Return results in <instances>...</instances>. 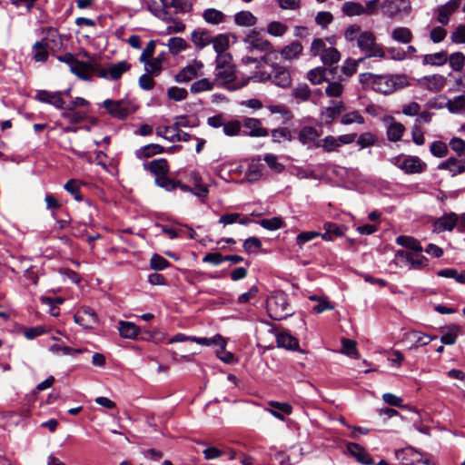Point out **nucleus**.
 <instances>
[{
	"mask_svg": "<svg viewBox=\"0 0 465 465\" xmlns=\"http://www.w3.org/2000/svg\"><path fill=\"white\" fill-rule=\"evenodd\" d=\"M344 38L348 42L356 41L365 58H385L384 48L376 42V36L371 31L362 30L358 25H351L345 29Z\"/></svg>",
	"mask_w": 465,
	"mask_h": 465,
	"instance_id": "f257e3e1",
	"label": "nucleus"
},
{
	"mask_svg": "<svg viewBox=\"0 0 465 465\" xmlns=\"http://www.w3.org/2000/svg\"><path fill=\"white\" fill-rule=\"evenodd\" d=\"M359 81L364 88L372 89L382 94H391L408 84L406 76L401 74L363 73L359 75Z\"/></svg>",
	"mask_w": 465,
	"mask_h": 465,
	"instance_id": "f03ea898",
	"label": "nucleus"
},
{
	"mask_svg": "<svg viewBox=\"0 0 465 465\" xmlns=\"http://www.w3.org/2000/svg\"><path fill=\"white\" fill-rule=\"evenodd\" d=\"M278 56V52H270L262 56V61L272 69L270 72L272 83L279 87L288 88L292 84V76L287 67L276 62Z\"/></svg>",
	"mask_w": 465,
	"mask_h": 465,
	"instance_id": "7ed1b4c3",
	"label": "nucleus"
},
{
	"mask_svg": "<svg viewBox=\"0 0 465 465\" xmlns=\"http://www.w3.org/2000/svg\"><path fill=\"white\" fill-rule=\"evenodd\" d=\"M266 308L271 319L282 321L293 314L288 303L287 295L282 292H274L266 301Z\"/></svg>",
	"mask_w": 465,
	"mask_h": 465,
	"instance_id": "20e7f679",
	"label": "nucleus"
},
{
	"mask_svg": "<svg viewBox=\"0 0 465 465\" xmlns=\"http://www.w3.org/2000/svg\"><path fill=\"white\" fill-rule=\"evenodd\" d=\"M310 53L312 56H320L324 65H332L341 60V53L333 46H327L321 38L312 42Z\"/></svg>",
	"mask_w": 465,
	"mask_h": 465,
	"instance_id": "39448f33",
	"label": "nucleus"
},
{
	"mask_svg": "<svg viewBox=\"0 0 465 465\" xmlns=\"http://www.w3.org/2000/svg\"><path fill=\"white\" fill-rule=\"evenodd\" d=\"M390 162L406 174L421 173L427 169V163L416 155L399 154Z\"/></svg>",
	"mask_w": 465,
	"mask_h": 465,
	"instance_id": "423d86ee",
	"label": "nucleus"
},
{
	"mask_svg": "<svg viewBox=\"0 0 465 465\" xmlns=\"http://www.w3.org/2000/svg\"><path fill=\"white\" fill-rule=\"evenodd\" d=\"M394 261L400 267H406L410 270H421L428 265V259L417 252L398 251L395 253Z\"/></svg>",
	"mask_w": 465,
	"mask_h": 465,
	"instance_id": "0eeeda50",
	"label": "nucleus"
},
{
	"mask_svg": "<svg viewBox=\"0 0 465 465\" xmlns=\"http://www.w3.org/2000/svg\"><path fill=\"white\" fill-rule=\"evenodd\" d=\"M395 457L403 465H414L416 463L433 465L430 455L420 452L411 446L395 450Z\"/></svg>",
	"mask_w": 465,
	"mask_h": 465,
	"instance_id": "6e6552de",
	"label": "nucleus"
},
{
	"mask_svg": "<svg viewBox=\"0 0 465 465\" xmlns=\"http://www.w3.org/2000/svg\"><path fill=\"white\" fill-rule=\"evenodd\" d=\"M102 105L111 116L117 119H124L135 111L132 103L125 99H106Z\"/></svg>",
	"mask_w": 465,
	"mask_h": 465,
	"instance_id": "1a4fd4ad",
	"label": "nucleus"
},
{
	"mask_svg": "<svg viewBox=\"0 0 465 465\" xmlns=\"http://www.w3.org/2000/svg\"><path fill=\"white\" fill-rule=\"evenodd\" d=\"M131 69V64L123 60L115 64H110L106 67H97V75L110 81L119 80L124 74Z\"/></svg>",
	"mask_w": 465,
	"mask_h": 465,
	"instance_id": "9d476101",
	"label": "nucleus"
},
{
	"mask_svg": "<svg viewBox=\"0 0 465 465\" xmlns=\"http://www.w3.org/2000/svg\"><path fill=\"white\" fill-rule=\"evenodd\" d=\"M381 10L389 18L408 15L411 11L410 0H383Z\"/></svg>",
	"mask_w": 465,
	"mask_h": 465,
	"instance_id": "9b49d317",
	"label": "nucleus"
},
{
	"mask_svg": "<svg viewBox=\"0 0 465 465\" xmlns=\"http://www.w3.org/2000/svg\"><path fill=\"white\" fill-rule=\"evenodd\" d=\"M203 64L199 60H193L183 67L175 76L176 83H188L203 74Z\"/></svg>",
	"mask_w": 465,
	"mask_h": 465,
	"instance_id": "f8f14e48",
	"label": "nucleus"
},
{
	"mask_svg": "<svg viewBox=\"0 0 465 465\" xmlns=\"http://www.w3.org/2000/svg\"><path fill=\"white\" fill-rule=\"evenodd\" d=\"M74 322L86 329H94L98 325L99 320L95 312L90 307L81 308L74 316Z\"/></svg>",
	"mask_w": 465,
	"mask_h": 465,
	"instance_id": "ddd939ff",
	"label": "nucleus"
},
{
	"mask_svg": "<svg viewBox=\"0 0 465 465\" xmlns=\"http://www.w3.org/2000/svg\"><path fill=\"white\" fill-rule=\"evenodd\" d=\"M244 43L250 52L253 50L266 52V54L272 52L271 50L272 48V44L267 39L260 36L255 31L251 32L245 36Z\"/></svg>",
	"mask_w": 465,
	"mask_h": 465,
	"instance_id": "4468645a",
	"label": "nucleus"
},
{
	"mask_svg": "<svg viewBox=\"0 0 465 465\" xmlns=\"http://www.w3.org/2000/svg\"><path fill=\"white\" fill-rule=\"evenodd\" d=\"M445 84L446 77L439 74L426 75L419 79V85L430 92H439L444 88Z\"/></svg>",
	"mask_w": 465,
	"mask_h": 465,
	"instance_id": "2eb2a0df",
	"label": "nucleus"
},
{
	"mask_svg": "<svg viewBox=\"0 0 465 465\" xmlns=\"http://www.w3.org/2000/svg\"><path fill=\"white\" fill-rule=\"evenodd\" d=\"M35 99L39 102L52 104L57 109H64L65 105V102L62 97V92L39 90L35 94Z\"/></svg>",
	"mask_w": 465,
	"mask_h": 465,
	"instance_id": "dca6fc26",
	"label": "nucleus"
},
{
	"mask_svg": "<svg viewBox=\"0 0 465 465\" xmlns=\"http://www.w3.org/2000/svg\"><path fill=\"white\" fill-rule=\"evenodd\" d=\"M98 64H92L88 62H83L77 60L73 66H71L70 72L75 74L82 80L88 81L91 79L92 74L96 72Z\"/></svg>",
	"mask_w": 465,
	"mask_h": 465,
	"instance_id": "f3484780",
	"label": "nucleus"
},
{
	"mask_svg": "<svg viewBox=\"0 0 465 465\" xmlns=\"http://www.w3.org/2000/svg\"><path fill=\"white\" fill-rule=\"evenodd\" d=\"M461 0H450L446 4L440 5L437 10V21L442 25H447L451 15L459 8Z\"/></svg>",
	"mask_w": 465,
	"mask_h": 465,
	"instance_id": "a211bd4d",
	"label": "nucleus"
},
{
	"mask_svg": "<svg viewBox=\"0 0 465 465\" xmlns=\"http://www.w3.org/2000/svg\"><path fill=\"white\" fill-rule=\"evenodd\" d=\"M242 126L248 130L244 135L251 137H265L269 134L267 129L263 128L262 122L257 118L243 119Z\"/></svg>",
	"mask_w": 465,
	"mask_h": 465,
	"instance_id": "6ab92c4d",
	"label": "nucleus"
},
{
	"mask_svg": "<svg viewBox=\"0 0 465 465\" xmlns=\"http://www.w3.org/2000/svg\"><path fill=\"white\" fill-rule=\"evenodd\" d=\"M191 40L196 49L202 50L212 44L213 36L210 31L203 28H197L192 32Z\"/></svg>",
	"mask_w": 465,
	"mask_h": 465,
	"instance_id": "aec40b11",
	"label": "nucleus"
},
{
	"mask_svg": "<svg viewBox=\"0 0 465 465\" xmlns=\"http://www.w3.org/2000/svg\"><path fill=\"white\" fill-rule=\"evenodd\" d=\"M319 136L318 130L312 126H303L298 133L299 142L308 148L315 147Z\"/></svg>",
	"mask_w": 465,
	"mask_h": 465,
	"instance_id": "412c9836",
	"label": "nucleus"
},
{
	"mask_svg": "<svg viewBox=\"0 0 465 465\" xmlns=\"http://www.w3.org/2000/svg\"><path fill=\"white\" fill-rule=\"evenodd\" d=\"M404 337L405 340L412 342L410 347L411 350L419 346H425L437 338L436 336L427 335L417 331H409L404 334Z\"/></svg>",
	"mask_w": 465,
	"mask_h": 465,
	"instance_id": "4be33fe9",
	"label": "nucleus"
},
{
	"mask_svg": "<svg viewBox=\"0 0 465 465\" xmlns=\"http://www.w3.org/2000/svg\"><path fill=\"white\" fill-rule=\"evenodd\" d=\"M437 168L448 171L452 177L465 172V165L455 157H450L446 161L441 162Z\"/></svg>",
	"mask_w": 465,
	"mask_h": 465,
	"instance_id": "5701e85b",
	"label": "nucleus"
},
{
	"mask_svg": "<svg viewBox=\"0 0 465 465\" xmlns=\"http://www.w3.org/2000/svg\"><path fill=\"white\" fill-rule=\"evenodd\" d=\"M50 51L59 49L62 45L61 35L55 28L49 27L45 30V36L40 40Z\"/></svg>",
	"mask_w": 465,
	"mask_h": 465,
	"instance_id": "b1692460",
	"label": "nucleus"
},
{
	"mask_svg": "<svg viewBox=\"0 0 465 465\" xmlns=\"http://www.w3.org/2000/svg\"><path fill=\"white\" fill-rule=\"evenodd\" d=\"M459 223V216L454 213H450L440 217L434 223L435 231H451Z\"/></svg>",
	"mask_w": 465,
	"mask_h": 465,
	"instance_id": "393cba45",
	"label": "nucleus"
},
{
	"mask_svg": "<svg viewBox=\"0 0 465 465\" xmlns=\"http://www.w3.org/2000/svg\"><path fill=\"white\" fill-rule=\"evenodd\" d=\"M144 170L150 171L153 175L159 177L169 173V164L166 159L160 158L143 163Z\"/></svg>",
	"mask_w": 465,
	"mask_h": 465,
	"instance_id": "a878e982",
	"label": "nucleus"
},
{
	"mask_svg": "<svg viewBox=\"0 0 465 465\" xmlns=\"http://www.w3.org/2000/svg\"><path fill=\"white\" fill-rule=\"evenodd\" d=\"M347 450L351 456H353L359 462L362 464L370 465L373 463V460L371 455L365 450V449L357 443H348Z\"/></svg>",
	"mask_w": 465,
	"mask_h": 465,
	"instance_id": "bb28decb",
	"label": "nucleus"
},
{
	"mask_svg": "<svg viewBox=\"0 0 465 465\" xmlns=\"http://www.w3.org/2000/svg\"><path fill=\"white\" fill-rule=\"evenodd\" d=\"M302 51V45L299 41H292L280 51V54L283 60L292 61L298 59Z\"/></svg>",
	"mask_w": 465,
	"mask_h": 465,
	"instance_id": "cd10ccee",
	"label": "nucleus"
},
{
	"mask_svg": "<svg viewBox=\"0 0 465 465\" xmlns=\"http://www.w3.org/2000/svg\"><path fill=\"white\" fill-rule=\"evenodd\" d=\"M214 81L219 84H225L233 82L235 72L233 66L215 67Z\"/></svg>",
	"mask_w": 465,
	"mask_h": 465,
	"instance_id": "c85d7f7f",
	"label": "nucleus"
},
{
	"mask_svg": "<svg viewBox=\"0 0 465 465\" xmlns=\"http://www.w3.org/2000/svg\"><path fill=\"white\" fill-rule=\"evenodd\" d=\"M323 230L325 232L323 233L320 232V237L327 242H331L337 237H341L343 235V231L341 230V228L337 223H324Z\"/></svg>",
	"mask_w": 465,
	"mask_h": 465,
	"instance_id": "c756f323",
	"label": "nucleus"
},
{
	"mask_svg": "<svg viewBox=\"0 0 465 465\" xmlns=\"http://www.w3.org/2000/svg\"><path fill=\"white\" fill-rule=\"evenodd\" d=\"M264 165L261 163V159H252L248 165L246 177L248 181L254 182L261 178L263 174Z\"/></svg>",
	"mask_w": 465,
	"mask_h": 465,
	"instance_id": "7c9ffc66",
	"label": "nucleus"
},
{
	"mask_svg": "<svg viewBox=\"0 0 465 465\" xmlns=\"http://www.w3.org/2000/svg\"><path fill=\"white\" fill-rule=\"evenodd\" d=\"M448 61V53L447 51H440L434 54H428L422 56V64L423 65H435L441 66L445 64Z\"/></svg>",
	"mask_w": 465,
	"mask_h": 465,
	"instance_id": "2f4dec72",
	"label": "nucleus"
},
{
	"mask_svg": "<svg viewBox=\"0 0 465 465\" xmlns=\"http://www.w3.org/2000/svg\"><path fill=\"white\" fill-rule=\"evenodd\" d=\"M272 409H268V411L275 418L284 420V414H291L292 406L287 402L270 401Z\"/></svg>",
	"mask_w": 465,
	"mask_h": 465,
	"instance_id": "473e14b6",
	"label": "nucleus"
},
{
	"mask_svg": "<svg viewBox=\"0 0 465 465\" xmlns=\"http://www.w3.org/2000/svg\"><path fill=\"white\" fill-rule=\"evenodd\" d=\"M50 48L41 41H36L32 46V58L36 63H45L48 60Z\"/></svg>",
	"mask_w": 465,
	"mask_h": 465,
	"instance_id": "72a5a7b5",
	"label": "nucleus"
},
{
	"mask_svg": "<svg viewBox=\"0 0 465 465\" xmlns=\"http://www.w3.org/2000/svg\"><path fill=\"white\" fill-rule=\"evenodd\" d=\"M164 152V148L156 143H150L144 146H142L138 150L135 151V156L138 159H146L155 154L163 153Z\"/></svg>",
	"mask_w": 465,
	"mask_h": 465,
	"instance_id": "f704fd0d",
	"label": "nucleus"
},
{
	"mask_svg": "<svg viewBox=\"0 0 465 465\" xmlns=\"http://www.w3.org/2000/svg\"><path fill=\"white\" fill-rule=\"evenodd\" d=\"M391 37L393 41L401 44H409L412 41L411 31L405 26H398L392 29Z\"/></svg>",
	"mask_w": 465,
	"mask_h": 465,
	"instance_id": "c9c22d12",
	"label": "nucleus"
},
{
	"mask_svg": "<svg viewBox=\"0 0 465 465\" xmlns=\"http://www.w3.org/2000/svg\"><path fill=\"white\" fill-rule=\"evenodd\" d=\"M163 7L173 8L176 13H188L192 10V3L188 0H160Z\"/></svg>",
	"mask_w": 465,
	"mask_h": 465,
	"instance_id": "e433bc0d",
	"label": "nucleus"
},
{
	"mask_svg": "<svg viewBox=\"0 0 465 465\" xmlns=\"http://www.w3.org/2000/svg\"><path fill=\"white\" fill-rule=\"evenodd\" d=\"M276 341L279 347L287 350H296L299 347L298 340L288 332H280L276 335Z\"/></svg>",
	"mask_w": 465,
	"mask_h": 465,
	"instance_id": "4c0bfd02",
	"label": "nucleus"
},
{
	"mask_svg": "<svg viewBox=\"0 0 465 465\" xmlns=\"http://www.w3.org/2000/svg\"><path fill=\"white\" fill-rule=\"evenodd\" d=\"M61 116L70 124H79L86 118V113L76 111L73 107H65L62 109Z\"/></svg>",
	"mask_w": 465,
	"mask_h": 465,
	"instance_id": "58836bf2",
	"label": "nucleus"
},
{
	"mask_svg": "<svg viewBox=\"0 0 465 465\" xmlns=\"http://www.w3.org/2000/svg\"><path fill=\"white\" fill-rule=\"evenodd\" d=\"M343 111L342 102H333L332 105L326 107L322 112V117L327 124L331 123Z\"/></svg>",
	"mask_w": 465,
	"mask_h": 465,
	"instance_id": "ea45409f",
	"label": "nucleus"
},
{
	"mask_svg": "<svg viewBox=\"0 0 465 465\" xmlns=\"http://www.w3.org/2000/svg\"><path fill=\"white\" fill-rule=\"evenodd\" d=\"M140 329L137 325L130 322H119L120 335L125 339H134L139 334Z\"/></svg>",
	"mask_w": 465,
	"mask_h": 465,
	"instance_id": "a19ab883",
	"label": "nucleus"
},
{
	"mask_svg": "<svg viewBox=\"0 0 465 465\" xmlns=\"http://www.w3.org/2000/svg\"><path fill=\"white\" fill-rule=\"evenodd\" d=\"M192 341L203 346L217 345L221 347L222 350H224L226 345L225 340L219 334H216L213 338L193 336Z\"/></svg>",
	"mask_w": 465,
	"mask_h": 465,
	"instance_id": "79ce46f5",
	"label": "nucleus"
},
{
	"mask_svg": "<svg viewBox=\"0 0 465 465\" xmlns=\"http://www.w3.org/2000/svg\"><path fill=\"white\" fill-rule=\"evenodd\" d=\"M396 242L399 245H401L411 251H413L412 252H421L422 247L420 243L413 237L407 236V235H401L398 236L396 239Z\"/></svg>",
	"mask_w": 465,
	"mask_h": 465,
	"instance_id": "37998d69",
	"label": "nucleus"
},
{
	"mask_svg": "<svg viewBox=\"0 0 465 465\" xmlns=\"http://www.w3.org/2000/svg\"><path fill=\"white\" fill-rule=\"evenodd\" d=\"M204 21L210 25H219L224 22L225 15L223 12L214 9L208 8L203 13Z\"/></svg>",
	"mask_w": 465,
	"mask_h": 465,
	"instance_id": "c03bdc74",
	"label": "nucleus"
},
{
	"mask_svg": "<svg viewBox=\"0 0 465 465\" xmlns=\"http://www.w3.org/2000/svg\"><path fill=\"white\" fill-rule=\"evenodd\" d=\"M315 147H321L326 153L338 152L340 143L337 137L329 135L317 142Z\"/></svg>",
	"mask_w": 465,
	"mask_h": 465,
	"instance_id": "a18cd8bd",
	"label": "nucleus"
},
{
	"mask_svg": "<svg viewBox=\"0 0 465 465\" xmlns=\"http://www.w3.org/2000/svg\"><path fill=\"white\" fill-rule=\"evenodd\" d=\"M405 127L398 122L391 123L387 127V137L391 142H398L401 139Z\"/></svg>",
	"mask_w": 465,
	"mask_h": 465,
	"instance_id": "49530a36",
	"label": "nucleus"
},
{
	"mask_svg": "<svg viewBox=\"0 0 465 465\" xmlns=\"http://www.w3.org/2000/svg\"><path fill=\"white\" fill-rule=\"evenodd\" d=\"M212 44L216 54L227 53L226 50L230 45L229 35L225 34H219L216 36H213Z\"/></svg>",
	"mask_w": 465,
	"mask_h": 465,
	"instance_id": "de8ad7c7",
	"label": "nucleus"
},
{
	"mask_svg": "<svg viewBox=\"0 0 465 465\" xmlns=\"http://www.w3.org/2000/svg\"><path fill=\"white\" fill-rule=\"evenodd\" d=\"M256 17L249 11H241L234 15V22L240 26H252L256 24Z\"/></svg>",
	"mask_w": 465,
	"mask_h": 465,
	"instance_id": "09e8293b",
	"label": "nucleus"
},
{
	"mask_svg": "<svg viewBox=\"0 0 465 465\" xmlns=\"http://www.w3.org/2000/svg\"><path fill=\"white\" fill-rule=\"evenodd\" d=\"M310 300L316 302V305L312 307V310L316 313H322L326 310H332L334 306L328 301L326 297L312 295L310 296Z\"/></svg>",
	"mask_w": 465,
	"mask_h": 465,
	"instance_id": "8fccbe9b",
	"label": "nucleus"
},
{
	"mask_svg": "<svg viewBox=\"0 0 465 465\" xmlns=\"http://www.w3.org/2000/svg\"><path fill=\"white\" fill-rule=\"evenodd\" d=\"M167 46L173 54H177L187 49L188 44L182 37H172L168 40Z\"/></svg>",
	"mask_w": 465,
	"mask_h": 465,
	"instance_id": "3c124183",
	"label": "nucleus"
},
{
	"mask_svg": "<svg viewBox=\"0 0 465 465\" xmlns=\"http://www.w3.org/2000/svg\"><path fill=\"white\" fill-rule=\"evenodd\" d=\"M341 10L348 16L363 15V5L358 2H345Z\"/></svg>",
	"mask_w": 465,
	"mask_h": 465,
	"instance_id": "603ef678",
	"label": "nucleus"
},
{
	"mask_svg": "<svg viewBox=\"0 0 465 465\" xmlns=\"http://www.w3.org/2000/svg\"><path fill=\"white\" fill-rule=\"evenodd\" d=\"M448 61L452 70L460 72L465 65V55L461 52H455L448 56Z\"/></svg>",
	"mask_w": 465,
	"mask_h": 465,
	"instance_id": "864d4df0",
	"label": "nucleus"
},
{
	"mask_svg": "<svg viewBox=\"0 0 465 465\" xmlns=\"http://www.w3.org/2000/svg\"><path fill=\"white\" fill-rule=\"evenodd\" d=\"M446 106L450 113H461L465 108V95H459L451 100H449Z\"/></svg>",
	"mask_w": 465,
	"mask_h": 465,
	"instance_id": "5fc2aeb1",
	"label": "nucleus"
},
{
	"mask_svg": "<svg viewBox=\"0 0 465 465\" xmlns=\"http://www.w3.org/2000/svg\"><path fill=\"white\" fill-rule=\"evenodd\" d=\"M213 88V83L207 78H202L192 84L190 91L193 94H199L204 91H210Z\"/></svg>",
	"mask_w": 465,
	"mask_h": 465,
	"instance_id": "6e6d98bb",
	"label": "nucleus"
},
{
	"mask_svg": "<svg viewBox=\"0 0 465 465\" xmlns=\"http://www.w3.org/2000/svg\"><path fill=\"white\" fill-rule=\"evenodd\" d=\"M287 25L278 21H272L267 25V33L272 36L281 37L287 32Z\"/></svg>",
	"mask_w": 465,
	"mask_h": 465,
	"instance_id": "4d7b16f0",
	"label": "nucleus"
},
{
	"mask_svg": "<svg viewBox=\"0 0 465 465\" xmlns=\"http://www.w3.org/2000/svg\"><path fill=\"white\" fill-rule=\"evenodd\" d=\"M272 141L274 143H281L282 141H292V136L288 128L280 127L273 129L271 133Z\"/></svg>",
	"mask_w": 465,
	"mask_h": 465,
	"instance_id": "13d9d810",
	"label": "nucleus"
},
{
	"mask_svg": "<svg viewBox=\"0 0 465 465\" xmlns=\"http://www.w3.org/2000/svg\"><path fill=\"white\" fill-rule=\"evenodd\" d=\"M341 123L342 124H364V118L359 111H351L342 115L341 119Z\"/></svg>",
	"mask_w": 465,
	"mask_h": 465,
	"instance_id": "bf43d9fd",
	"label": "nucleus"
},
{
	"mask_svg": "<svg viewBox=\"0 0 465 465\" xmlns=\"http://www.w3.org/2000/svg\"><path fill=\"white\" fill-rule=\"evenodd\" d=\"M292 95L295 99L300 102H306L311 97V90L305 84H299L292 89Z\"/></svg>",
	"mask_w": 465,
	"mask_h": 465,
	"instance_id": "052dcab7",
	"label": "nucleus"
},
{
	"mask_svg": "<svg viewBox=\"0 0 465 465\" xmlns=\"http://www.w3.org/2000/svg\"><path fill=\"white\" fill-rule=\"evenodd\" d=\"M164 59V54H162L153 59L152 61H148L145 63V70L147 73L153 74H159L162 68V63Z\"/></svg>",
	"mask_w": 465,
	"mask_h": 465,
	"instance_id": "680f3d73",
	"label": "nucleus"
},
{
	"mask_svg": "<svg viewBox=\"0 0 465 465\" xmlns=\"http://www.w3.org/2000/svg\"><path fill=\"white\" fill-rule=\"evenodd\" d=\"M308 80L313 84H319L325 80V68L316 67L309 71L307 74Z\"/></svg>",
	"mask_w": 465,
	"mask_h": 465,
	"instance_id": "e2e57ef3",
	"label": "nucleus"
},
{
	"mask_svg": "<svg viewBox=\"0 0 465 465\" xmlns=\"http://www.w3.org/2000/svg\"><path fill=\"white\" fill-rule=\"evenodd\" d=\"M430 153L438 157L443 158L448 154V146L445 143L441 141H435L430 145Z\"/></svg>",
	"mask_w": 465,
	"mask_h": 465,
	"instance_id": "0e129e2a",
	"label": "nucleus"
},
{
	"mask_svg": "<svg viewBox=\"0 0 465 465\" xmlns=\"http://www.w3.org/2000/svg\"><path fill=\"white\" fill-rule=\"evenodd\" d=\"M258 223L264 229L267 230H278L283 227V221L280 217H272L270 219H262Z\"/></svg>",
	"mask_w": 465,
	"mask_h": 465,
	"instance_id": "69168bd1",
	"label": "nucleus"
},
{
	"mask_svg": "<svg viewBox=\"0 0 465 465\" xmlns=\"http://www.w3.org/2000/svg\"><path fill=\"white\" fill-rule=\"evenodd\" d=\"M167 95L170 99L179 102L187 98L188 92L184 88L172 86L168 89Z\"/></svg>",
	"mask_w": 465,
	"mask_h": 465,
	"instance_id": "338daca9",
	"label": "nucleus"
},
{
	"mask_svg": "<svg viewBox=\"0 0 465 465\" xmlns=\"http://www.w3.org/2000/svg\"><path fill=\"white\" fill-rule=\"evenodd\" d=\"M343 90L344 87L340 82H329L325 93L329 97H340Z\"/></svg>",
	"mask_w": 465,
	"mask_h": 465,
	"instance_id": "774afa93",
	"label": "nucleus"
}]
</instances>
